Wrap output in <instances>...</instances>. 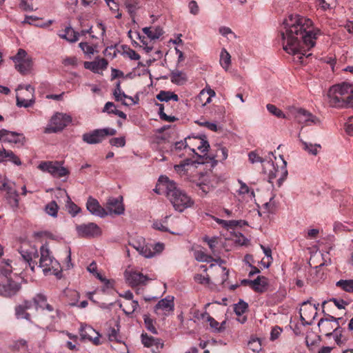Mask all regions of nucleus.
<instances>
[{"label":"nucleus","mask_w":353,"mask_h":353,"mask_svg":"<svg viewBox=\"0 0 353 353\" xmlns=\"http://www.w3.org/2000/svg\"><path fill=\"white\" fill-rule=\"evenodd\" d=\"M169 218L168 216H166L163 220L162 221H157L154 222L153 223V228L157 230L161 231V232H168L172 234H174L173 232H170L168 227L165 225L168 222V219Z\"/></svg>","instance_id":"c9c22d12"},{"label":"nucleus","mask_w":353,"mask_h":353,"mask_svg":"<svg viewBox=\"0 0 353 353\" xmlns=\"http://www.w3.org/2000/svg\"><path fill=\"white\" fill-rule=\"evenodd\" d=\"M38 168L43 172L50 173L52 176L61 178L69 174L68 170L63 167L59 161H42L38 165Z\"/></svg>","instance_id":"6e6552de"},{"label":"nucleus","mask_w":353,"mask_h":353,"mask_svg":"<svg viewBox=\"0 0 353 353\" xmlns=\"http://www.w3.org/2000/svg\"><path fill=\"white\" fill-rule=\"evenodd\" d=\"M188 8L190 9V12L191 14L196 15L199 13V8L196 1H191L189 3Z\"/></svg>","instance_id":"052dcab7"},{"label":"nucleus","mask_w":353,"mask_h":353,"mask_svg":"<svg viewBox=\"0 0 353 353\" xmlns=\"http://www.w3.org/2000/svg\"><path fill=\"white\" fill-rule=\"evenodd\" d=\"M79 46L86 54L91 55L93 54L94 52V48L88 45V43L86 42H81L79 44Z\"/></svg>","instance_id":"603ef678"},{"label":"nucleus","mask_w":353,"mask_h":353,"mask_svg":"<svg viewBox=\"0 0 353 353\" xmlns=\"http://www.w3.org/2000/svg\"><path fill=\"white\" fill-rule=\"evenodd\" d=\"M270 156H272L275 159H276V157L274 156L272 152H270L269 153V157L265 159L259 157L258 154L254 151L250 152L248 154L249 161L252 163L259 162L263 163L265 162H267L270 166L272 167V169L269 170L268 182L270 183H273V180L275 178L278 177L277 183L278 185L280 187L288 176V170L286 168L287 163L283 159V156L280 155L279 157L281 164L279 166L278 163H276V167H275L273 163L272 159L270 157Z\"/></svg>","instance_id":"20e7f679"},{"label":"nucleus","mask_w":353,"mask_h":353,"mask_svg":"<svg viewBox=\"0 0 353 353\" xmlns=\"http://www.w3.org/2000/svg\"><path fill=\"white\" fill-rule=\"evenodd\" d=\"M32 67V61L30 57H28L25 61H19L15 63V68L22 74H28Z\"/></svg>","instance_id":"b1692460"},{"label":"nucleus","mask_w":353,"mask_h":353,"mask_svg":"<svg viewBox=\"0 0 353 353\" xmlns=\"http://www.w3.org/2000/svg\"><path fill=\"white\" fill-rule=\"evenodd\" d=\"M67 296H71L74 297V301L69 303V305L71 306L77 305V303L78 302L80 296L79 292L75 290H70L68 291Z\"/></svg>","instance_id":"e2e57ef3"},{"label":"nucleus","mask_w":353,"mask_h":353,"mask_svg":"<svg viewBox=\"0 0 353 353\" xmlns=\"http://www.w3.org/2000/svg\"><path fill=\"white\" fill-rule=\"evenodd\" d=\"M219 63L225 70H228L231 65V56L225 48H223L221 51Z\"/></svg>","instance_id":"c85d7f7f"},{"label":"nucleus","mask_w":353,"mask_h":353,"mask_svg":"<svg viewBox=\"0 0 353 353\" xmlns=\"http://www.w3.org/2000/svg\"><path fill=\"white\" fill-rule=\"evenodd\" d=\"M116 134L117 130L114 128H105L102 129H96L84 133L82 135V140L90 145L98 144L101 143L106 137L113 136Z\"/></svg>","instance_id":"423d86ee"},{"label":"nucleus","mask_w":353,"mask_h":353,"mask_svg":"<svg viewBox=\"0 0 353 353\" xmlns=\"http://www.w3.org/2000/svg\"><path fill=\"white\" fill-rule=\"evenodd\" d=\"M143 244L144 240H142V241L132 240V241L130 243V245L136 249L139 253L143 249Z\"/></svg>","instance_id":"0e129e2a"},{"label":"nucleus","mask_w":353,"mask_h":353,"mask_svg":"<svg viewBox=\"0 0 353 353\" xmlns=\"http://www.w3.org/2000/svg\"><path fill=\"white\" fill-rule=\"evenodd\" d=\"M15 315L18 319H26L27 321H30V314L26 312V310L19 305L16 306L15 307Z\"/></svg>","instance_id":"79ce46f5"},{"label":"nucleus","mask_w":353,"mask_h":353,"mask_svg":"<svg viewBox=\"0 0 353 353\" xmlns=\"http://www.w3.org/2000/svg\"><path fill=\"white\" fill-rule=\"evenodd\" d=\"M103 54L105 56H111L112 58H114L117 56V52L114 50V46H109L106 48L104 51Z\"/></svg>","instance_id":"338daca9"},{"label":"nucleus","mask_w":353,"mask_h":353,"mask_svg":"<svg viewBox=\"0 0 353 353\" xmlns=\"http://www.w3.org/2000/svg\"><path fill=\"white\" fill-rule=\"evenodd\" d=\"M40 259L39 267L43 269L44 274H53L58 276L61 273L59 263L51 255L46 245L40 248Z\"/></svg>","instance_id":"39448f33"},{"label":"nucleus","mask_w":353,"mask_h":353,"mask_svg":"<svg viewBox=\"0 0 353 353\" xmlns=\"http://www.w3.org/2000/svg\"><path fill=\"white\" fill-rule=\"evenodd\" d=\"M144 323L146 329L154 334H157V330L154 325V321L147 314L144 315Z\"/></svg>","instance_id":"c03bdc74"},{"label":"nucleus","mask_w":353,"mask_h":353,"mask_svg":"<svg viewBox=\"0 0 353 353\" xmlns=\"http://www.w3.org/2000/svg\"><path fill=\"white\" fill-rule=\"evenodd\" d=\"M87 210L92 214L100 218L107 216L106 210L103 208L99 202L92 196H89L86 203Z\"/></svg>","instance_id":"2eb2a0df"},{"label":"nucleus","mask_w":353,"mask_h":353,"mask_svg":"<svg viewBox=\"0 0 353 353\" xmlns=\"http://www.w3.org/2000/svg\"><path fill=\"white\" fill-rule=\"evenodd\" d=\"M71 122L72 117L70 115L57 112L52 117L50 124L45 128L44 132L50 134L60 132Z\"/></svg>","instance_id":"0eeeda50"},{"label":"nucleus","mask_w":353,"mask_h":353,"mask_svg":"<svg viewBox=\"0 0 353 353\" xmlns=\"http://www.w3.org/2000/svg\"><path fill=\"white\" fill-rule=\"evenodd\" d=\"M127 280L132 286H137L144 284L148 280V278L141 272H132L128 274Z\"/></svg>","instance_id":"4be33fe9"},{"label":"nucleus","mask_w":353,"mask_h":353,"mask_svg":"<svg viewBox=\"0 0 353 353\" xmlns=\"http://www.w3.org/2000/svg\"><path fill=\"white\" fill-rule=\"evenodd\" d=\"M103 112H108V114H114L123 119H125L127 117L126 114L123 112L120 111L116 108L114 103L110 101L105 104Z\"/></svg>","instance_id":"bb28decb"},{"label":"nucleus","mask_w":353,"mask_h":353,"mask_svg":"<svg viewBox=\"0 0 353 353\" xmlns=\"http://www.w3.org/2000/svg\"><path fill=\"white\" fill-rule=\"evenodd\" d=\"M336 285L341 288L343 290L347 292H353V280H339L336 283Z\"/></svg>","instance_id":"473e14b6"},{"label":"nucleus","mask_w":353,"mask_h":353,"mask_svg":"<svg viewBox=\"0 0 353 353\" xmlns=\"http://www.w3.org/2000/svg\"><path fill=\"white\" fill-rule=\"evenodd\" d=\"M108 339L110 341H115L117 342L121 343V340L120 339V336H119L118 330L114 327H110L108 331Z\"/></svg>","instance_id":"3c124183"},{"label":"nucleus","mask_w":353,"mask_h":353,"mask_svg":"<svg viewBox=\"0 0 353 353\" xmlns=\"http://www.w3.org/2000/svg\"><path fill=\"white\" fill-rule=\"evenodd\" d=\"M142 30L151 40L158 39L163 34V30L160 26H157L153 29L150 27H145Z\"/></svg>","instance_id":"a878e982"},{"label":"nucleus","mask_w":353,"mask_h":353,"mask_svg":"<svg viewBox=\"0 0 353 353\" xmlns=\"http://www.w3.org/2000/svg\"><path fill=\"white\" fill-rule=\"evenodd\" d=\"M194 281L200 284H210V279L208 276H203L201 274H196L194 276Z\"/></svg>","instance_id":"864d4df0"},{"label":"nucleus","mask_w":353,"mask_h":353,"mask_svg":"<svg viewBox=\"0 0 353 353\" xmlns=\"http://www.w3.org/2000/svg\"><path fill=\"white\" fill-rule=\"evenodd\" d=\"M157 99L160 101L165 102H168L170 100H173L176 102L179 99L178 95L174 92L164 90L160 91V92L157 95Z\"/></svg>","instance_id":"cd10ccee"},{"label":"nucleus","mask_w":353,"mask_h":353,"mask_svg":"<svg viewBox=\"0 0 353 353\" xmlns=\"http://www.w3.org/2000/svg\"><path fill=\"white\" fill-rule=\"evenodd\" d=\"M63 193L66 194L68 199V205L67 208L68 209L69 213L72 214V216H75L79 212L81 211V208L78 207L74 203L71 201L70 196L68 195L66 191H63Z\"/></svg>","instance_id":"e433bc0d"},{"label":"nucleus","mask_w":353,"mask_h":353,"mask_svg":"<svg viewBox=\"0 0 353 353\" xmlns=\"http://www.w3.org/2000/svg\"><path fill=\"white\" fill-rule=\"evenodd\" d=\"M108 215H121L124 213L125 208L123 203V197H109L105 203V208Z\"/></svg>","instance_id":"9d476101"},{"label":"nucleus","mask_w":353,"mask_h":353,"mask_svg":"<svg viewBox=\"0 0 353 353\" xmlns=\"http://www.w3.org/2000/svg\"><path fill=\"white\" fill-rule=\"evenodd\" d=\"M174 297L168 296L160 300L154 307V312H157L158 310H162L165 312H172L174 310Z\"/></svg>","instance_id":"dca6fc26"},{"label":"nucleus","mask_w":353,"mask_h":353,"mask_svg":"<svg viewBox=\"0 0 353 353\" xmlns=\"http://www.w3.org/2000/svg\"><path fill=\"white\" fill-rule=\"evenodd\" d=\"M251 288L257 292H264L266 291L268 285V279L263 276H259L256 279L251 281Z\"/></svg>","instance_id":"a211bd4d"},{"label":"nucleus","mask_w":353,"mask_h":353,"mask_svg":"<svg viewBox=\"0 0 353 353\" xmlns=\"http://www.w3.org/2000/svg\"><path fill=\"white\" fill-rule=\"evenodd\" d=\"M34 303L35 304L37 309L41 308L44 310L45 305L48 303H47V298L45 295L42 294H37L34 299Z\"/></svg>","instance_id":"ea45409f"},{"label":"nucleus","mask_w":353,"mask_h":353,"mask_svg":"<svg viewBox=\"0 0 353 353\" xmlns=\"http://www.w3.org/2000/svg\"><path fill=\"white\" fill-rule=\"evenodd\" d=\"M12 272V266L10 265V261L8 260L6 261H3L0 264V273L5 278L10 279V276Z\"/></svg>","instance_id":"72a5a7b5"},{"label":"nucleus","mask_w":353,"mask_h":353,"mask_svg":"<svg viewBox=\"0 0 353 353\" xmlns=\"http://www.w3.org/2000/svg\"><path fill=\"white\" fill-rule=\"evenodd\" d=\"M59 206L56 201H52L46 205V212L51 216L57 217Z\"/></svg>","instance_id":"58836bf2"},{"label":"nucleus","mask_w":353,"mask_h":353,"mask_svg":"<svg viewBox=\"0 0 353 353\" xmlns=\"http://www.w3.org/2000/svg\"><path fill=\"white\" fill-rule=\"evenodd\" d=\"M196 259L202 262H210L214 261L212 256L205 254L203 252L198 253L196 256ZM215 261H216V260H215Z\"/></svg>","instance_id":"13d9d810"},{"label":"nucleus","mask_w":353,"mask_h":353,"mask_svg":"<svg viewBox=\"0 0 353 353\" xmlns=\"http://www.w3.org/2000/svg\"><path fill=\"white\" fill-rule=\"evenodd\" d=\"M170 80L172 83L178 85H181L185 83L188 79L186 74L184 72L176 70L171 72Z\"/></svg>","instance_id":"393cba45"},{"label":"nucleus","mask_w":353,"mask_h":353,"mask_svg":"<svg viewBox=\"0 0 353 353\" xmlns=\"http://www.w3.org/2000/svg\"><path fill=\"white\" fill-rule=\"evenodd\" d=\"M123 52H121V54L128 57L131 60H139L140 59V55L137 53L135 50L130 48V47L127 46H122Z\"/></svg>","instance_id":"f704fd0d"},{"label":"nucleus","mask_w":353,"mask_h":353,"mask_svg":"<svg viewBox=\"0 0 353 353\" xmlns=\"http://www.w3.org/2000/svg\"><path fill=\"white\" fill-rule=\"evenodd\" d=\"M8 201L12 207L17 208L19 205V193L16 190H12L10 188L7 190Z\"/></svg>","instance_id":"2f4dec72"},{"label":"nucleus","mask_w":353,"mask_h":353,"mask_svg":"<svg viewBox=\"0 0 353 353\" xmlns=\"http://www.w3.org/2000/svg\"><path fill=\"white\" fill-rule=\"evenodd\" d=\"M204 241L208 243V245L212 253H215V248L218 243V237L214 236L212 238L204 237Z\"/></svg>","instance_id":"8fccbe9b"},{"label":"nucleus","mask_w":353,"mask_h":353,"mask_svg":"<svg viewBox=\"0 0 353 353\" xmlns=\"http://www.w3.org/2000/svg\"><path fill=\"white\" fill-rule=\"evenodd\" d=\"M0 141L23 145L25 143L26 138L23 134L1 129L0 130Z\"/></svg>","instance_id":"ddd939ff"},{"label":"nucleus","mask_w":353,"mask_h":353,"mask_svg":"<svg viewBox=\"0 0 353 353\" xmlns=\"http://www.w3.org/2000/svg\"><path fill=\"white\" fill-rule=\"evenodd\" d=\"M198 123L201 126H205L213 132H217L219 130V128L217 127L216 124L214 123L205 121V122H199Z\"/></svg>","instance_id":"680f3d73"},{"label":"nucleus","mask_w":353,"mask_h":353,"mask_svg":"<svg viewBox=\"0 0 353 353\" xmlns=\"http://www.w3.org/2000/svg\"><path fill=\"white\" fill-rule=\"evenodd\" d=\"M141 342L145 347H150L152 346H156L157 350L163 348V343L161 342V340L158 338H154L153 336H148L147 334H141Z\"/></svg>","instance_id":"6ab92c4d"},{"label":"nucleus","mask_w":353,"mask_h":353,"mask_svg":"<svg viewBox=\"0 0 353 353\" xmlns=\"http://www.w3.org/2000/svg\"><path fill=\"white\" fill-rule=\"evenodd\" d=\"M302 145L303 149L306 151L308 154H312V155H317L319 153V150L321 148V146L320 144H312L310 143H307L306 141H304L303 140H300Z\"/></svg>","instance_id":"c756f323"},{"label":"nucleus","mask_w":353,"mask_h":353,"mask_svg":"<svg viewBox=\"0 0 353 353\" xmlns=\"http://www.w3.org/2000/svg\"><path fill=\"white\" fill-rule=\"evenodd\" d=\"M26 55H27L26 51L23 49L20 48V49H19L16 55L14 56L13 57H12V59L15 63H17L19 61H25V59H27V58H26Z\"/></svg>","instance_id":"09e8293b"},{"label":"nucleus","mask_w":353,"mask_h":353,"mask_svg":"<svg viewBox=\"0 0 353 353\" xmlns=\"http://www.w3.org/2000/svg\"><path fill=\"white\" fill-rule=\"evenodd\" d=\"M152 246L143 244V249L141 251L140 254L145 258H152L154 256V253L151 249Z\"/></svg>","instance_id":"6e6d98bb"},{"label":"nucleus","mask_w":353,"mask_h":353,"mask_svg":"<svg viewBox=\"0 0 353 353\" xmlns=\"http://www.w3.org/2000/svg\"><path fill=\"white\" fill-rule=\"evenodd\" d=\"M34 103V97H32L30 99H25L19 96H17V105L18 107L28 108L32 106Z\"/></svg>","instance_id":"37998d69"},{"label":"nucleus","mask_w":353,"mask_h":353,"mask_svg":"<svg viewBox=\"0 0 353 353\" xmlns=\"http://www.w3.org/2000/svg\"><path fill=\"white\" fill-rule=\"evenodd\" d=\"M79 333L82 339L88 340H92V334H97L91 326L87 325L81 326Z\"/></svg>","instance_id":"7c9ffc66"},{"label":"nucleus","mask_w":353,"mask_h":353,"mask_svg":"<svg viewBox=\"0 0 353 353\" xmlns=\"http://www.w3.org/2000/svg\"><path fill=\"white\" fill-rule=\"evenodd\" d=\"M248 304L240 299L239 303L234 304V312L237 316H241L248 310Z\"/></svg>","instance_id":"4c0bfd02"},{"label":"nucleus","mask_w":353,"mask_h":353,"mask_svg":"<svg viewBox=\"0 0 353 353\" xmlns=\"http://www.w3.org/2000/svg\"><path fill=\"white\" fill-rule=\"evenodd\" d=\"M76 231L78 236L82 238H93L101 234L100 228L94 223L77 225Z\"/></svg>","instance_id":"1a4fd4ad"},{"label":"nucleus","mask_w":353,"mask_h":353,"mask_svg":"<svg viewBox=\"0 0 353 353\" xmlns=\"http://www.w3.org/2000/svg\"><path fill=\"white\" fill-rule=\"evenodd\" d=\"M159 182L166 189V194L174 209L180 212L190 208L193 200L183 190L179 189L174 181H170L165 176H161Z\"/></svg>","instance_id":"f03ea898"},{"label":"nucleus","mask_w":353,"mask_h":353,"mask_svg":"<svg viewBox=\"0 0 353 353\" xmlns=\"http://www.w3.org/2000/svg\"><path fill=\"white\" fill-rule=\"evenodd\" d=\"M110 143L112 146L122 148L125 145V137H114L110 139Z\"/></svg>","instance_id":"de8ad7c7"},{"label":"nucleus","mask_w":353,"mask_h":353,"mask_svg":"<svg viewBox=\"0 0 353 353\" xmlns=\"http://www.w3.org/2000/svg\"><path fill=\"white\" fill-rule=\"evenodd\" d=\"M21 284L13 281L12 279H8L4 284L0 283V295L5 297H11L17 294L21 290Z\"/></svg>","instance_id":"4468645a"},{"label":"nucleus","mask_w":353,"mask_h":353,"mask_svg":"<svg viewBox=\"0 0 353 353\" xmlns=\"http://www.w3.org/2000/svg\"><path fill=\"white\" fill-rule=\"evenodd\" d=\"M210 148L209 143L208 141L203 139H200V144L197 146V149L202 153L208 151Z\"/></svg>","instance_id":"bf43d9fd"},{"label":"nucleus","mask_w":353,"mask_h":353,"mask_svg":"<svg viewBox=\"0 0 353 353\" xmlns=\"http://www.w3.org/2000/svg\"><path fill=\"white\" fill-rule=\"evenodd\" d=\"M312 21L299 15H291L286 20L285 32L281 33L283 50L288 54L298 55L299 61L303 63V57L311 54L307 52L315 46L316 39L321 34L319 29L312 28Z\"/></svg>","instance_id":"f257e3e1"},{"label":"nucleus","mask_w":353,"mask_h":353,"mask_svg":"<svg viewBox=\"0 0 353 353\" xmlns=\"http://www.w3.org/2000/svg\"><path fill=\"white\" fill-rule=\"evenodd\" d=\"M139 307V303L137 301H132L125 303V307L123 311L125 314L130 315L132 314Z\"/></svg>","instance_id":"a19ab883"},{"label":"nucleus","mask_w":353,"mask_h":353,"mask_svg":"<svg viewBox=\"0 0 353 353\" xmlns=\"http://www.w3.org/2000/svg\"><path fill=\"white\" fill-rule=\"evenodd\" d=\"M152 247V252L154 253H160L164 249V244L162 243H157Z\"/></svg>","instance_id":"774afa93"},{"label":"nucleus","mask_w":353,"mask_h":353,"mask_svg":"<svg viewBox=\"0 0 353 353\" xmlns=\"http://www.w3.org/2000/svg\"><path fill=\"white\" fill-rule=\"evenodd\" d=\"M266 108L271 114L277 117L278 118L285 117V114H283V112L281 110L277 108L274 105L268 104L266 105Z\"/></svg>","instance_id":"a18cd8bd"},{"label":"nucleus","mask_w":353,"mask_h":353,"mask_svg":"<svg viewBox=\"0 0 353 353\" xmlns=\"http://www.w3.org/2000/svg\"><path fill=\"white\" fill-rule=\"evenodd\" d=\"M208 321L209 322L210 327L215 329L217 332H221L223 330V328L221 327V326H219V323L210 316V315H208Z\"/></svg>","instance_id":"5fc2aeb1"},{"label":"nucleus","mask_w":353,"mask_h":353,"mask_svg":"<svg viewBox=\"0 0 353 353\" xmlns=\"http://www.w3.org/2000/svg\"><path fill=\"white\" fill-rule=\"evenodd\" d=\"M59 37L69 43H75L79 40V33L70 26H67L63 33H59Z\"/></svg>","instance_id":"412c9836"},{"label":"nucleus","mask_w":353,"mask_h":353,"mask_svg":"<svg viewBox=\"0 0 353 353\" xmlns=\"http://www.w3.org/2000/svg\"><path fill=\"white\" fill-rule=\"evenodd\" d=\"M108 61L105 59H100L94 61L84 62V67L94 72H99L100 70L105 69L108 66Z\"/></svg>","instance_id":"f3484780"},{"label":"nucleus","mask_w":353,"mask_h":353,"mask_svg":"<svg viewBox=\"0 0 353 353\" xmlns=\"http://www.w3.org/2000/svg\"><path fill=\"white\" fill-rule=\"evenodd\" d=\"M6 161H10L17 165H21L20 159L12 150L0 149V163Z\"/></svg>","instance_id":"aec40b11"},{"label":"nucleus","mask_w":353,"mask_h":353,"mask_svg":"<svg viewBox=\"0 0 353 353\" xmlns=\"http://www.w3.org/2000/svg\"><path fill=\"white\" fill-rule=\"evenodd\" d=\"M330 301L334 302V305L339 309H344L345 305H347V303L343 299H332Z\"/></svg>","instance_id":"69168bd1"},{"label":"nucleus","mask_w":353,"mask_h":353,"mask_svg":"<svg viewBox=\"0 0 353 353\" xmlns=\"http://www.w3.org/2000/svg\"><path fill=\"white\" fill-rule=\"evenodd\" d=\"M295 118L299 123H303L305 125H320V119L303 108H299L296 110Z\"/></svg>","instance_id":"9b49d317"},{"label":"nucleus","mask_w":353,"mask_h":353,"mask_svg":"<svg viewBox=\"0 0 353 353\" xmlns=\"http://www.w3.org/2000/svg\"><path fill=\"white\" fill-rule=\"evenodd\" d=\"M248 222L243 220H230L228 222V230L233 229L236 227H243L244 225H247Z\"/></svg>","instance_id":"49530a36"},{"label":"nucleus","mask_w":353,"mask_h":353,"mask_svg":"<svg viewBox=\"0 0 353 353\" xmlns=\"http://www.w3.org/2000/svg\"><path fill=\"white\" fill-rule=\"evenodd\" d=\"M318 326L320 332L327 336H330L335 332L334 325L323 318L319 320Z\"/></svg>","instance_id":"5701e85b"},{"label":"nucleus","mask_w":353,"mask_h":353,"mask_svg":"<svg viewBox=\"0 0 353 353\" xmlns=\"http://www.w3.org/2000/svg\"><path fill=\"white\" fill-rule=\"evenodd\" d=\"M328 103L333 108H353V86L346 82L331 86L327 93Z\"/></svg>","instance_id":"7ed1b4c3"},{"label":"nucleus","mask_w":353,"mask_h":353,"mask_svg":"<svg viewBox=\"0 0 353 353\" xmlns=\"http://www.w3.org/2000/svg\"><path fill=\"white\" fill-rule=\"evenodd\" d=\"M19 253L23 261L28 264L32 271L34 272L37 262L35 261L39 257V253L35 247H29L28 248H21Z\"/></svg>","instance_id":"f8f14e48"},{"label":"nucleus","mask_w":353,"mask_h":353,"mask_svg":"<svg viewBox=\"0 0 353 353\" xmlns=\"http://www.w3.org/2000/svg\"><path fill=\"white\" fill-rule=\"evenodd\" d=\"M219 32L223 37H227L228 34H231L235 39L237 37L236 35L235 34V33L229 27L221 26L219 28Z\"/></svg>","instance_id":"4d7b16f0"}]
</instances>
